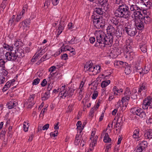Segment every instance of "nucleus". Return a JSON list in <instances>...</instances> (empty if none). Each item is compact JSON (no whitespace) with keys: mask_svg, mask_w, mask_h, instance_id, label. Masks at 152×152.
<instances>
[{"mask_svg":"<svg viewBox=\"0 0 152 152\" xmlns=\"http://www.w3.org/2000/svg\"><path fill=\"white\" fill-rule=\"evenodd\" d=\"M96 42L94 46L98 48L103 49L106 45L111 46L113 42L112 36L105 34L104 32H101L97 34L96 37Z\"/></svg>","mask_w":152,"mask_h":152,"instance_id":"nucleus-1","label":"nucleus"},{"mask_svg":"<svg viewBox=\"0 0 152 152\" xmlns=\"http://www.w3.org/2000/svg\"><path fill=\"white\" fill-rule=\"evenodd\" d=\"M116 16L121 18L128 19L131 16L129 7L125 4H121L115 12Z\"/></svg>","mask_w":152,"mask_h":152,"instance_id":"nucleus-2","label":"nucleus"},{"mask_svg":"<svg viewBox=\"0 0 152 152\" xmlns=\"http://www.w3.org/2000/svg\"><path fill=\"white\" fill-rule=\"evenodd\" d=\"M100 66L99 65H94L91 61L87 62L84 66V70L85 71H89L91 72L92 75H95L100 71Z\"/></svg>","mask_w":152,"mask_h":152,"instance_id":"nucleus-3","label":"nucleus"},{"mask_svg":"<svg viewBox=\"0 0 152 152\" xmlns=\"http://www.w3.org/2000/svg\"><path fill=\"white\" fill-rule=\"evenodd\" d=\"M92 21L94 26L97 28H102L104 27L105 21L104 20H102L101 16L94 14L92 15Z\"/></svg>","mask_w":152,"mask_h":152,"instance_id":"nucleus-4","label":"nucleus"},{"mask_svg":"<svg viewBox=\"0 0 152 152\" xmlns=\"http://www.w3.org/2000/svg\"><path fill=\"white\" fill-rule=\"evenodd\" d=\"M142 107L144 110L152 109V98L151 97H148L145 99L142 104Z\"/></svg>","mask_w":152,"mask_h":152,"instance_id":"nucleus-5","label":"nucleus"},{"mask_svg":"<svg viewBox=\"0 0 152 152\" xmlns=\"http://www.w3.org/2000/svg\"><path fill=\"white\" fill-rule=\"evenodd\" d=\"M30 23V20L28 19H26L25 20L19 23L18 28L20 29L23 31H26L28 28L29 25Z\"/></svg>","mask_w":152,"mask_h":152,"instance_id":"nucleus-6","label":"nucleus"},{"mask_svg":"<svg viewBox=\"0 0 152 152\" xmlns=\"http://www.w3.org/2000/svg\"><path fill=\"white\" fill-rule=\"evenodd\" d=\"M123 31L126 32L131 37L135 36L137 32L136 28L131 27L130 26L125 27Z\"/></svg>","mask_w":152,"mask_h":152,"instance_id":"nucleus-7","label":"nucleus"},{"mask_svg":"<svg viewBox=\"0 0 152 152\" xmlns=\"http://www.w3.org/2000/svg\"><path fill=\"white\" fill-rule=\"evenodd\" d=\"M14 50L10 51V52H7L5 54V56L7 60L10 61H14L16 59Z\"/></svg>","mask_w":152,"mask_h":152,"instance_id":"nucleus-8","label":"nucleus"},{"mask_svg":"<svg viewBox=\"0 0 152 152\" xmlns=\"http://www.w3.org/2000/svg\"><path fill=\"white\" fill-rule=\"evenodd\" d=\"M14 51L13 52H14L16 59L17 58L23 57L25 56L24 51L21 48H16L14 50Z\"/></svg>","mask_w":152,"mask_h":152,"instance_id":"nucleus-9","label":"nucleus"},{"mask_svg":"<svg viewBox=\"0 0 152 152\" xmlns=\"http://www.w3.org/2000/svg\"><path fill=\"white\" fill-rule=\"evenodd\" d=\"M22 18V17L18 15H17L16 17L15 15H13L9 19L8 24L9 25H12L14 23H18L19 22Z\"/></svg>","mask_w":152,"mask_h":152,"instance_id":"nucleus-10","label":"nucleus"},{"mask_svg":"<svg viewBox=\"0 0 152 152\" xmlns=\"http://www.w3.org/2000/svg\"><path fill=\"white\" fill-rule=\"evenodd\" d=\"M115 26H113L111 25H109L108 26L107 29V32H109L110 34V36H112L113 37V36L115 35L116 36H117V35H116L115 33L117 32V31L115 29Z\"/></svg>","mask_w":152,"mask_h":152,"instance_id":"nucleus-11","label":"nucleus"},{"mask_svg":"<svg viewBox=\"0 0 152 152\" xmlns=\"http://www.w3.org/2000/svg\"><path fill=\"white\" fill-rule=\"evenodd\" d=\"M139 10L133 13L134 20L135 21H138V20H142L143 19V16L141 12Z\"/></svg>","mask_w":152,"mask_h":152,"instance_id":"nucleus-12","label":"nucleus"},{"mask_svg":"<svg viewBox=\"0 0 152 152\" xmlns=\"http://www.w3.org/2000/svg\"><path fill=\"white\" fill-rule=\"evenodd\" d=\"M135 21V25L137 29L139 30H143L144 28L143 23L142 20Z\"/></svg>","mask_w":152,"mask_h":152,"instance_id":"nucleus-13","label":"nucleus"},{"mask_svg":"<svg viewBox=\"0 0 152 152\" xmlns=\"http://www.w3.org/2000/svg\"><path fill=\"white\" fill-rule=\"evenodd\" d=\"M142 109L138 107H134L132 108L130 110V112L134 115H136L138 116L140 114V113H141Z\"/></svg>","mask_w":152,"mask_h":152,"instance_id":"nucleus-14","label":"nucleus"},{"mask_svg":"<svg viewBox=\"0 0 152 152\" xmlns=\"http://www.w3.org/2000/svg\"><path fill=\"white\" fill-rule=\"evenodd\" d=\"M104 12L102 8H96L94 10V14L99 16L102 15L103 14Z\"/></svg>","mask_w":152,"mask_h":152,"instance_id":"nucleus-15","label":"nucleus"},{"mask_svg":"<svg viewBox=\"0 0 152 152\" xmlns=\"http://www.w3.org/2000/svg\"><path fill=\"white\" fill-rule=\"evenodd\" d=\"M102 134H105L103 139L104 142L106 143L110 142L111 141V139L110 138L108 133H105V131L104 130Z\"/></svg>","mask_w":152,"mask_h":152,"instance_id":"nucleus-16","label":"nucleus"},{"mask_svg":"<svg viewBox=\"0 0 152 152\" xmlns=\"http://www.w3.org/2000/svg\"><path fill=\"white\" fill-rule=\"evenodd\" d=\"M69 91H68V89L65 91H61L59 93V95H61L60 97L62 99H64L66 96H69Z\"/></svg>","mask_w":152,"mask_h":152,"instance_id":"nucleus-17","label":"nucleus"},{"mask_svg":"<svg viewBox=\"0 0 152 152\" xmlns=\"http://www.w3.org/2000/svg\"><path fill=\"white\" fill-rule=\"evenodd\" d=\"M140 137L139 129H135L134 132L133 137L134 138L137 139V140H138L139 138Z\"/></svg>","mask_w":152,"mask_h":152,"instance_id":"nucleus-18","label":"nucleus"},{"mask_svg":"<svg viewBox=\"0 0 152 152\" xmlns=\"http://www.w3.org/2000/svg\"><path fill=\"white\" fill-rule=\"evenodd\" d=\"M72 50H73V48H72L71 47L67 45L64 46L63 44V46L61 47V52H60V51H59V54L62 52L65 51L66 50L69 51Z\"/></svg>","mask_w":152,"mask_h":152,"instance_id":"nucleus-19","label":"nucleus"},{"mask_svg":"<svg viewBox=\"0 0 152 152\" xmlns=\"http://www.w3.org/2000/svg\"><path fill=\"white\" fill-rule=\"evenodd\" d=\"M121 102L120 101H119L117 103V104L116 105V108L118 109V110L120 107V110H121L122 111L125 110L126 109V106L127 104L126 103H125L124 104L125 105H123L122 106H120L121 105L120 103Z\"/></svg>","mask_w":152,"mask_h":152,"instance_id":"nucleus-20","label":"nucleus"},{"mask_svg":"<svg viewBox=\"0 0 152 152\" xmlns=\"http://www.w3.org/2000/svg\"><path fill=\"white\" fill-rule=\"evenodd\" d=\"M130 11L133 12V13L135 11H137L139 10H140V8L136 5L132 4L130 5Z\"/></svg>","mask_w":152,"mask_h":152,"instance_id":"nucleus-21","label":"nucleus"},{"mask_svg":"<svg viewBox=\"0 0 152 152\" xmlns=\"http://www.w3.org/2000/svg\"><path fill=\"white\" fill-rule=\"evenodd\" d=\"M144 136L146 139L152 138V130L150 129L148 131L146 132L144 134Z\"/></svg>","mask_w":152,"mask_h":152,"instance_id":"nucleus-22","label":"nucleus"},{"mask_svg":"<svg viewBox=\"0 0 152 152\" xmlns=\"http://www.w3.org/2000/svg\"><path fill=\"white\" fill-rule=\"evenodd\" d=\"M3 47L9 51H11L14 50V47L12 45H10L5 43H4Z\"/></svg>","mask_w":152,"mask_h":152,"instance_id":"nucleus-23","label":"nucleus"},{"mask_svg":"<svg viewBox=\"0 0 152 152\" xmlns=\"http://www.w3.org/2000/svg\"><path fill=\"white\" fill-rule=\"evenodd\" d=\"M138 145L145 150V148L147 146V142L146 141H143L140 142Z\"/></svg>","mask_w":152,"mask_h":152,"instance_id":"nucleus-24","label":"nucleus"},{"mask_svg":"<svg viewBox=\"0 0 152 152\" xmlns=\"http://www.w3.org/2000/svg\"><path fill=\"white\" fill-rule=\"evenodd\" d=\"M111 73L108 70H107L104 72V74H102V75L104 77V78L105 79H107L109 78V77Z\"/></svg>","mask_w":152,"mask_h":152,"instance_id":"nucleus-25","label":"nucleus"},{"mask_svg":"<svg viewBox=\"0 0 152 152\" xmlns=\"http://www.w3.org/2000/svg\"><path fill=\"white\" fill-rule=\"evenodd\" d=\"M16 103L14 101H10L7 104L8 108L9 109H10L13 108L15 106H16Z\"/></svg>","mask_w":152,"mask_h":152,"instance_id":"nucleus-26","label":"nucleus"},{"mask_svg":"<svg viewBox=\"0 0 152 152\" xmlns=\"http://www.w3.org/2000/svg\"><path fill=\"white\" fill-rule=\"evenodd\" d=\"M110 80L103 81L101 84V86L102 88H105L110 83Z\"/></svg>","mask_w":152,"mask_h":152,"instance_id":"nucleus-27","label":"nucleus"},{"mask_svg":"<svg viewBox=\"0 0 152 152\" xmlns=\"http://www.w3.org/2000/svg\"><path fill=\"white\" fill-rule=\"evenodd\" d=\"M111 22L115 25V26L116 27V28L117 27V26L118 25L119 23L118 19L116 18H113L111 20Z\"/></svg>","mask_w":152,"mask_h":152,"instance_id":"nucleus-28","label":"nucleus"},{"mask_svg":"<svg viewBox=\"0 0 152 152\" xmlns=\"http://www.w3.org/2000/svg\"><path fill=\"white\" fill-rule=\"evenodd\" d=\"M81 122L80 121H78L77 122L76 124L77 127V128L78 129H79L80 130V133L81 132L82 130L84 128V126H83L81 127Z\"/></svg>","mask_w":152,"mask_h":152,"instance_id":"nucleus-29","label":"nucleus"},{"mask_svg":"<svg viewBox=\"0 0 152 152\" xmlns=\"http://www.w3.org/2000/svg\"><path fill=\"white\" fill-rule=\"evenodd\" d=\"M35 94H33L31 95H30L29 99H28V102H32V103L31 104H29L30 105H31L32 106L34 104V102H32V101H33L34 99L35 96Z\"/></svg>","mask_w":152,"mask_h":152,"instance_id":"nucleus-30","label":"nucleus"},{"mask_svg":"<svg viewBox=\"0 0 152 152\" xmlns=\"http://www.w3.org/2000/svg\"><path fill=\"white\" fill-rule=\"evenodd\" d=\"M28 124V123L26 122H24L23 123V128L24 131L25 132H26L28 131L29 127Z\"/></svg>","mask_w":152,"mask_h":152,"instance_id":"nucleus-31","label":"nucleus"},{"mask_svg":"<svg viewBox=\"0 0 152 152\" xmlns=\"http://www.w3.org/2000/svg\"><path fill=\"white\" fill-rule=\"evenodd\" d=\"M131 94L129 88H126L124 94L125 96H127V98L129 99V98H130Z\"/></svg>","mask_w":152,"mask_h":152,"instance_id":"nucleus-32","label":"nucleus"},{"mask_svg":"<svg viewBox=\"0 0 152 152\" xmlns=\"http://www.w3.org/2000/svg\"><path fill=\"white\" fill-rule=\"evenodd\" d=\"M140 48L143 53H145L147 52V47L145 45H140Z\"/></svg>","mask_w":152,"mask_h":152,"instance_id":"nucleus-33","label":"nucleus"},{"mask_svg":"<svg viewBox=\"0 0 152 152\" xmlns=\"http://www.w3.org/2000/svg\"><path fill=\"white\" fill-rule=\"evenodd\" d=\"M46 48V47L44 49H43L42 50H41L42 49V47H38V52L40 54V56H41L45 52V49Z\"/></svg>","mask_w":152,"mask_h":152,"instance_id":"nucleus-34","label":"nucleus"},{"mask_svg":"<svg viewBox=\"0 0 152 152\" xmlns=\"http://www.w3.org/2000/svg\"><path fill=\"white\" fill-rule=\"evenodd\" d=\"M136 150L137 152H145V150L142 148H141L140 146L138 145L136 147L135 150Z\"/></svg>","mask_w":152,"mask_h":152,"instance_id":"nucleus-35","label":"nucleus"},{"mask_svg":"<svg viewBox=\"0 0 152 152\" xmlns=\"http://www.w3.org/2000/svg\"><path fill=\"white\" fill-rule=\"evenodd\" d=\"M141 112V113H140V114H139L138 116L141 118H146V113L142 109Z\"/></svg>","mask_w":152,"mask_h":152,"instance_id":"nucleus-36","label":"nucleus"},{"mask_svg":"<svg viewBox=\"0 0 152 152\" xmlns=\"http://www.w3.org/2000/svg\"><path fill=\"white\" fill-rule=\"evenodd\" d=\"M22 42L20 41V40H17L15 42L14 45L16 47H18V48H20V46L22 45Z\"/></svg>","mask_w":152,"mask_h":152,"instance_id":"nucleus-37","label":"nucleus"},{"mask_svg":"<svg viewBox=\"0 0 152 152\" xmlns=\"http://www.w3.org/2000/svg\"><path fill=\"white\" fill-rule=\"evenodd\" d=\"M58 26V28L57 30L58 31V34H59L62 32V30H63V27L60 23L59 24Z\"/></svg>","mask_w":152,"mask_h":152,"instance_id":"nucleus-38","label":"nucleus"},{"mask_svg":"<svg viewBox=\"0 0 152 152\" xmlns=\"http://www.w3.org/2000/svg\"><path fill=\"white\" fill-rule=\"evenodd\" d=\"M99 4L101 5L104 6L106 5L108 0H98Z\"/></svg>","mask_w":152,"mask_h":152,"instance_id":"nucleus-39","label":"nucleus"},{"mask_svg":"<svg viewBox=\"0 0 152 152\" xmlns=\"http://www.w3.org/2000/svg\"><path fill=\"white\" fill-rule=\"evenodd\" d=\"M124 72L126 75L129 74L131 72L130 67L129 66H126L125 68Z\"/></svg>","mask_w":152,"mask_h":152,"instance_id":"nucleus-40","label":"nucleus"},{"mask_svg":"<svg viewBox=\"0 0 152 152\" xmlns=\"http://www.w3.org/2000/svg\"><path fill=\"white\" fill-rule=\"evenodd\" d=\"M47 56V55L44 56L42 58H41L37 62V64L39 65L42 61H44L45 60V59L46 58Z\"/></svg>","mask_w":152,"mask_h":152,"instance_id":"nucleus-41","label":"nucleus"},{"mask_svg":"<svg viewBox=\"0 0 152 152\" xmlns=\"http://www.w3.org/2000/svg\"><path fill=\"white\" fill-rule=\"evenodd\" d=\"M121 119V117H120L118 119L116 124L114 126V128H117L118 127H119L120 126H121V123H120V122H119V121Z\"/></svg>","mask_w":152,"mask_h":152,"instance_id":"nucleus-42","label":"nucleus"},{"mask_svg":"<svg viewBox=\"0 0 152 152\" xmlns=\"http://www.w3.org/2000/svg\"><path fill=\"white\" fill-rule=\"evenodd\" d=\"M5 62L4 60L2 59H0V67L3 68H5Z\"/></svg>","mask_w":152,"mask_h":152,"instance_id":"nucleus-43","label":"nucleus"},{"mask_svg":"<svg viewBox=\"0 0 152 152\" xmlns=\"http://www.w3.org/2000/svg\"><path fill=\"white\" fill-rule=\"evenodd\" d=\"M27 6L26 4L23 7V10L20 12L23 15L25 12L27 11Z\"/></svg>","mask_w":152,"mask_h":152,"instance_id":"nucleus-44","label":"nucleus"},{"mask_svg":"<svg viewBox=\"0 0 152 152\" xmlns=\"http://www.w3.org/2000/svg\"><path fill=\"white\" fill-rule=\"evenodd\" d=\"M40 81V79L38 78L35 79L34 80L32 83V84L33 85H37L39 83Z\"/></svg>","mask_w":152,"mask_h":152,"instance_id":"nucleus-45","label":"nucleus"},{"mask_svg":"<svg viewBox=\"0 0 152 152\" xmlns=\"http://www.w3.org/2000/svg\"><path fill=\"white\" fill-rule=\"evenodd\" d=\"M124 62L119 61H116L114 63L115 66H119V65H122L124 64Z\"/></svg>","mask_w":152,"mask_h":152,"instance_id":"nucleus-46","label":"nucleus"},{"mask_svg":"<svg viewBox=\"0 0 152 152\" xmlns=\"http://www.w3.org/2000/svg\"><path fill=\"white\" fill-rule=\"evenodd\" d=\"M130 98H129V99L127 98V96H125L122 98L121 102L124 104V102L125 103H126V101H128L129 99Z\"/></svg>","mask_w":152,"mask_h":152,"instance_id":"nucleus-47","label":"nucleus"},{"mask_svg":"<svg viewBox=\"0 0 152 152\" xmlns=\"http://www.w3.org/2000/svg\"><path fill=\"white\" fill-rule=\"evenodd\" d=\"M58 134V132L57 130H55L53 132H52L50 133V135L51 137H55L57 136Z\"/></svg>","mask_w":152,"mask_h":152,"instance_id":"nucleus-48","label":"nucleus"},{"mask_svg":"<svg viewBox=\"0 0 152 152\" xmlns=\"http://www.w3.org/2000/svg\"><path fill=\"white\" fill-rule=\"evenodd\" d=\"M144 4L146 6L148 7V9L151 8V7H152V3L150 1H148L146 3H145Z\"/></svg>","mask_w":152,"mask_h":152,"instance_id":"nucleus-49","label":"nucleus"},{"mask_svg":"<svg viewBox=\"0 0 152 152\" xmlns=\"http://www.w3.org/2000/svg\"><path fill=\"white\" fill-rule=\"evenodd\" d=\"M145 89V86L143 85L141 86L140 88H139L138 93H141L142 91Z\"/></svg>","mask_w":152,"mask_h":152,"instance_id":"nucleus-50","label":"nucleus"},{"mask_svg":"<svg viewBox=\"0 0 152 152\" xmlns=\"http://www.w3.org/2000/svg\"><path fill=\"white\" fill-rule=\"evenodd\" d=\"M69 91V96H71L73 94V93L75 90V89H71L70 88H69V89H68Z\"/></svg>","mask_w":152,"mask_h":152,"instance_id":"nucleus-51","label":"nucleus"},{"mask_svg":"<svg viewBox=\"0 0 152 152\" xmlns=\"http://www.w3.org/2000/svg\"><path fill=\"white\" fill-rule=\"evenodd\" d=\"M98 92L97 91H95L93 94L92 98L93 99H95L98 96Z\"/></svg>","mask_w":152,"mask_h":152,"instance_id":"nucleus-52","label":"nucleus"},{"mask_svg":"<svg viewBox=\"0 0 152 152\" xmlns=\"http://www.w3.org/2000/svg\"><path fill=\"white\" fill-rule=\"evenodd\" d=\"M47 110V107L45 108H43L41 112V113L40 114L39 116L40 117H43L44 115V113Z\"/></svg>","mask_w":152,"mask_h":152,"instance_id":"nucleus-53","label":"nucleus"},{"mask_svg":"<svg viewBox=\"0 0 152 152\" xmlns=\"http://www.w3.org/2000/svg\"><path fill=\"white\" fill-rule=\"evenodd\" d=\"M47 81L46 80V79H45L43 80L42 82L41 83V85L42 87L45 86L47 84Z\"/></svg>","mask_w":152,"mask_h":152,"instance_id":"nucleus-54","label":"nucleus"},{"mask_svg":"<svg viewBox=\"0 0 152 152\" xmlns=\"http://www.w3.org/2000/svg\"><path fill=\"white\" fill-rule=\"evenodd\" d=\"M143 18L144 20L147 22L150 21L151 20L150 18L148 15L143 16Z\"/></svg>","mask_w":152,"mask_h":152,"instance_id":"nucleus-55","label":"nucleus"},{"mask_svg":"<svg viewBox=\"0 0 152 152\" xmlns=\"http://www.w3.org/2000/svg\"><path fill=\"white\" fill-rule=\"evenodd\" d=\"M39 56H40V55L38 53L35 57L34 56L33 57L34 58H32L31 61L32 62H35L36 59L38 58Z\"/></svg>","mask_w":152,"mask_h":152,"instance_id":"nucleus-56","label":"nucleus"},{"mask_svg":"<svg viewBox=\"0 0 152 152\" xmlns=\"http://www.w3.org/2000/svg\"><path fill=\"white\" fill-rule=\"evenodd\" d=\"M39 56H40V55L38 53L35 57L34 56L33 57L34 58H32L31 61L32 62H35L36 59L38 58Z\"/></svg>","mask_w":152,"mask_h":152,"instance_id":"nucleus-57","label":"nucleus"},{"mask_svg":"<svg viewBox=\"0 0 152 152\" xmlns=\"http://www.w3.org/2000/svg\"><path fill=\"white\" fill-rule=\"evenodd\" d=\"M39 56H40V55L38 53L35 57L34 56L33 57L34 58H32L31 61L32 62H35L36 59L38 58Z\"/></svg>","mask_w":152,"mask_h":152,"instance_id":"nucleus-58","label":"nucleus"},{"mask_svg":"<svg viewBox=\"0 0 152 152\" xmlns=\"http://www.w3.org/2000/svg\"><path fill=\"white\" fill-rule=\"evenodd\" d=\"M50 3V0H46L44 3V6L45 7L46 5L47 6V7H48Z\"/></svg>","mask_w":152,"mask_h":152,"instance_id":"nucleus-59","label":"nucleus"},{"mask_svg":"<svg viewBox=\"0 0 152 152\" xmlns=\"http://www.w3.org/2000/svg\"><path fill=\"white\" fill-rule=\"evenodd\" d=\"M61 59L64 60H66L68 59V56L67 54L64 53L61 56Z\"/></svg>","mask_w":152,"mask_h":152,"instance_id":"nucleus-60","label":"nucleus"},{"mask_svg":"<svg viewBox=\"0 0 152 152\" xmlns=\"http://www.w3.org/2000/svg\"><path fill=\"white\" fill-rule=\"evenodd\" d=\"M137 94L138 93H137L132 94L131 96V98L134 99H136L137 97Z\"/></svg>","mask_w":152,"mask_h":152,"instance_id":"nucleus-61","label":"nucleus"},{"mask_svg":"<svg viewBox=\"0 0 152 152\" xmlns=\"http://www.w3.org/2000/svg\"><path fill=\"white\" fill-rule=\"evenodd\" d=\"M75 50L73 48V50H71L69 51L70 52L69 55L70 56H72L75 54Z\"/></svg>","mask_w":152,"mask_h":152,"instance_id":"nucleus-62","label":"nucleus"},{"mask_svg":"<svg viewBox=\"0 0 152 152\" xmlns=\"http://www.w3.org/2000/svg\"><path fill=\"white\" fill-rule=\"evenodd\" d=\"M59 0H52V3L54 6L56 5L59 2Z\"/></svg>","mask_w":152,"mask_h":152,"instance_id":"nucleus-63","label":"nucleus"},{"mask_svg":"<svg viewBox=\"0 0 152 152\" xmlns=\"http://www.w3.org/2000/svg\"><path fill=\"white\" fill-rule=\"evenodd\" d=\"M49 97V96L48 95V94L47 95L45 96V95H44L43 96H42V101H45L47 100L48 99Z\"/></svg>","mask_w":152,"mask_h":152,"instance_id":"nucleus-64","label":"nucleus"}]
</instances>
